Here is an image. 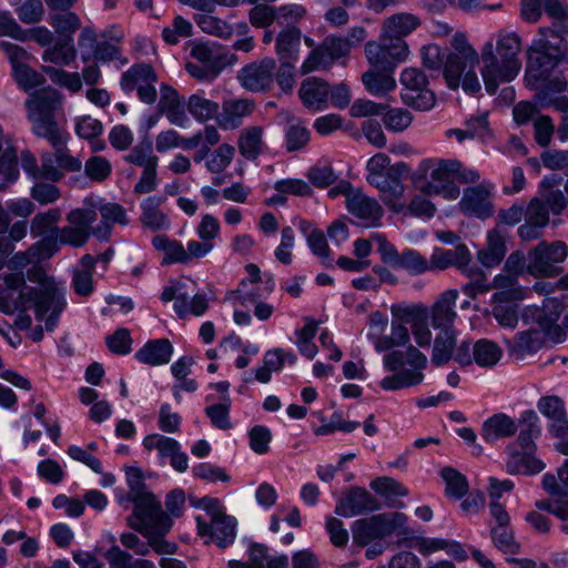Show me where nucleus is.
I'll list each match as a JSON object with an SVG mask.
<instances>
[{
	"mask_svg": "<svg viewBox=\"0 0 568 568\" xmlns=\"http://www.w3.org/2000/svg\"><path fill=\"white\" fill-rule=\"evenodd\" d=\"M471 281L462 287V292L470 298H475L480 293H486L491 290L490 283L487 282V277L478 268L468 267L464 272Z\"/></svg>",
	"mask_w": 568,
	"mask_h": 568,
	"instance_id": "338daca9",
	"label": "nucleus"
},
{
	"mask_svg": "<svg viewBox=\"0 0 568 568\" xmlns=\"http://www.w3.org/2000/svg\"><path fill=\"white\" fill-rule=\"evenodd\" d=\"M493 316L497 323L506 328L514 329L518 324V306L517 302L491 301Z\"/></svg>",
	"mask_w": 568,
	"mask_h": 568,
	"instance_id": "13d9d810",
	"label": "nucleus"
},
{
	"mask_svg": "<svg viewBox=\"0 0 568 568\" xmlns=\"http://www.w3.org/2000/svg\"><path fill=\"white\" fill-rule=\"evenodd\" d=\"M477 63L478 62L466 61L458 55L446 54L443 73L447 85L456 90L460 84L462 75L469 69H474Z\"/></svg>",
	"mask_w": 568,
	"mask_h": 568,
	"instance_id": "a18cd8bd",
	"label": "nucleus"
},
{
	"mask_svg": "<svg viewBox=\"0 0 568 568\" xmlns=\"http://www.w3.org/2000/svg\"><path fill=\"white\" fill-rule=\"evenodd\" d=\"M347 211L365 222L367 226H379L384 210L374 197L367 196L359 189L355 193H351L346 201Z\"/></svg>",
	"mask_w": 568,
	"mask_h": 568,
	"instance_id": "b1692460",
	"label": "nucleus"
},
{
	"mask_svg": "<svg viewBox=\"0 0 568 568\" xmlns=\"http://www.w3.org/2000/svg\"><path fill=\"white\" fill-rule=\"evenodd\" d=\"M77 51L73 45V39H60L52 47L43 52V60L61 65H69L75 58Z\"/></svg>",
	"mask_w": 568,
	"mask_h": 568,
	"instance_id": "603ef678",
	"label": "nucleus"
},
{
	"mask_svg": "<svg viewBox=\"0 0 568 568\" xmlns=\"http://www.w3.org/2000/svg\"><path fill=\"white\" fill-rule=\"evenodd\" d=\"M365 53L371 68L395 72L397 65L408 57V45L406 42H393L382 37L381 42H367Z\"/></svg>",
	"mask_w": 568,
	"mask_h": 568,
	"instance_id": "f8f14e48",
	"label": "nucleus"
},
{
	"mask_svg": "<svg viewBox=\"0 0 568 568\" xmlns=\"http://www.w3.org/2000/svg\"><path fill=\"white\" fill-rule=\"evenodd\" d=\"M371 488L387 499L395 497H405L408 489L392 477H378L371 483Z\"/></svg>",
	"mask_w": 568,
	"mask_h": 568,
	"instance_id": "69168bd1",
	"label": "nucleus"
},
{
	"mask_svg": "<svg viewBox=\"0 0 568 568\" xmlns=\"http://www.w3.org/2000/svg\"><path fill=\"white\" fill-rule=\"evenodd\" d=\"M400 83L404 87L400 95L406 105L419 111H428L435 105V94L427 88L428 80L419 69L403 70Z\"/></svg>",
	"mask_w": 568,
	"mask_h": 568,
	"instance_id": "9b49d317",
	"label": "nucleus"
},
{
	"mask_svg": "<svg viewBox=\"0 0 568 568\" xmlns=\"http://www.w3.org/2000/svg\"><path fill=\"white\" fill-rule=\"evenodd\" d=\"M395 268H403L410 275H422L432 272L430 258L427 260L418 251L406 248L400 252V257Z\"/></svg>",
	"mask_w": 568,
	"mask_h": 568,
	"instance_id": "8fccbe9b",
	"label": "nucleus"
},
{
	"mask_svg": "<svg viewBox=\"0 0 568 568\" xmlns=\"http://www.w3.org/2000/svg\"><path fill=\"white\" fill-rule=\"evenodd\" d=\"M69 134L65 131L59 132L45 140L54 150V159L58 168L68 172H78L82 163L78 158L72 156L67 148Z\"/></svg>",
	"mask_w": 568,
	"mask_h": 568,
	"instance_id": "4c0bfd02",
	"label": "nucleus"
},
{
	"mask_svg": "<svg viewBox=\"0 0 568 568\" xmlns=\"http://www.w3.org/2000/svg\"><path fill=\"white\" fill-rule=\"evenodd\" d=\"M408 172V166L404 162H398L389 166L386 172L377 175H367V182L378 189L383 194L393 197L402 196L404 185L400 176Z\"/></svg>",
	"mask_w": 568,
	"mask_h": 568,
	"instance_id": "c85d7f7f",
	"label": "nucleus"
},
{
	"mask_svg": "<svg viewBox=\"0 0 568 568\" xmlns=\"http://www.w3.org/2000/svg\"><path fill=\"white\" fill-rule=\"evenodd\" d=\"M470 258V252L464 244L456 245L454 248H435L430 255L432 271H443L454 266L466 272Z\"/></svg>",
	"mask_w": 568,
	"mask_h": 568,
	"instance_id": "c756f323",
	"label": "nucleus"
},
{
	"mask_svg": "<svg viewBox=\"0 0 568 568\" xmlns=\"http://www.w3.org/2000/svg\"><path fill=\"white\" fill-rule=\"evenodd\" d=\"M210 516L209 523L201 517L196 518L199 535L207 538L205 544L214 542L220 548L233 544L236 535V520L221 511H211Z\"/></svg>",
	"mask_w": 568,
	"mask_h": 568,
	"instance_id": "a211bd4d",
	"label": "nucleus"
},
{
	"mask_svg": "<svg viewBox=\"0 0 568 568\" xmlns=\"http://www.w3.org/2000/svg\"><path fill=\"white\" fill-rule=\"evenodd\" d=\"M62 106V97L55 89L45 88L33 93L26 102L32 132L47 139L64 131L58 123L57 114Z\"/></svg>",
	"mask_w": 568,
	"mask_h": 568,
	"instance_id": "20e7f679",
	"label": "nucleus"
},
{
	"mask_svg": "<svg viewBox=\"0 0 568 568\" xmlns=\"http://www.w3.org/2000/svg\"><path fill=\"white\" fill-rule=\"evenodd\" d=\"M384 366L393 375L381 381V387L385 390H398L417 386L423 383V371L427 366V357L414 346L406 352L393 351L384 356Z\"/></svg>",
	"mask_w": 568,
	"mask_h": 568,
	"instance_id": "7ed1b4c3",
	"label": "nucleus"
},
{
	"mask_svg": "<svg viewBox=\"0 0 568 568\" xmlns=\"http://www.w3.org/2000/svg\"><path fill=\"white\" fill-rule=\"evenodd\" d=\"M152 245L155 250L163 252L162 265L186 264L185 247L176 240H171L166 235H156L152 239Z\"/></svg>",
	"mask_w": 568,
	"mask_h": 568,
	"instance_id": "79ce46f5",
	"label": "nucleus"
},
{
	"mask_svg": "<svg viewBox=\"0 0 568 568\" xmlns=\"http://www.w3.org/2000/svg\"><path fill=\"white\" fill-rule=\"evenodd\" d=\"M49 22L55 32L67 40L81 28L79 16L70 10L51 14Z\"/></svg>",
	"mask_w": 568,
	"mask_h": 568,
	"instance_id": "5fc2aeb1",
	"label": "nucleus"
},
{
	"mask_svg": "<svg viewBox=\"0 0 568 568\" xmlns=\"http://www.w3.org/2000/svg\"><path fill=\"white\" fill-rule=\"evenodd\" d=\"M124 161L141 168L151 165L152 162H159V158L153 154V143L149 138L141 140L129 154L124 156Z\"/></svg>",
	"mask_w": 568,
	"mask_h": 568,
	"instance_id": "4d7b16f0",
	"label": "nucleus"
},
{
	"mask_svg": "<svg viewBox=\"0 0 568 568\" xmlns=\"http://www.w3.org/2000/svg\"><path fill=\"white\" fill-rule=\"evenodd\" d=\"M310 141V131L297 120L288 124L285 131V145L288 152L302 150Z\"/></svg>",
	"mask_w": 568,
	"mask_h": 568,
	"instance_id": "052dcab7",
	"label": "nucleus"
},
{
	"mask_svg": "<svg viewBox=\"0 0 568 568\" xmlns=\"http://www.w3.org/2000/svg\"><path fill=\"white\" fill-rule=\"evenodd\" d=\"M61 213L58 209H51L43 213H38L31 220L30 232L33 237L58 236L60 229L58 222Z\"/></svg>",
	"mask_w": 568,
	"mask_h": 568,
	"instance_id": "37998d69",
	"label": "nucleus"
},
{
	"mask_svg": "<svg viewBox=\"0 0 568 568\" xmlns=\"http://www.w3.org/2000/svg\"><path fill=\"white\" fill-rule=\"evenodd\" d=\"M446 483V494L454 498H462L468 490L466 477L453 467H444L440 471Z\"/></svg>",
	"mask_w": 568,
	"mask_h": 568,
	"instance_id": "e2e57ef3",
	"label": "nucleus"
},
{
	"mask_svg": "<svg viewBox=\"0 0 568 568\" xmlns=\"http://www.w3.org/2000/svg\"><path fill=\"white\" fill-rule=\"evenodd\" d=\"M506 252L505 235L498 229H493L487 234V247L478 253V258L484 266L494 267L504 260Z\"/></svg>",
	"mask_w": 568,
	"mask_h": 568,
	"instance_id": "e433bc0d",
	"label": "nucleus"
},
{
	"mask_svg": "<svg viewBox=\"0 0 568 568\" xmlns=\"http://www.w3.org/2000/svg\"><path fill=\"white\" fill-rule=\"evenodd\" d=\"M27 277L40 287L28 286L21 290L17 297H0V312L11 315L16 311L24 312L33 306L38 320L44 318L49 313L45 329L51 332L55 328L59 316L67 305L64 290L39 266L29 268Z\"/></svg>",
	"mask_w": 568,
	"mask_h": 568,
	"instance_id": "f257e3e1",
	"label": "nucleus"
},
{
	"mask_svg": "<svg viewBox=\"0 0 568 568\" xmlns=\"http://www.w3.org/2000/svg\"><path fill=\"white\" fill-rule=\"evenodd\" d=\"M164 202L163 197L150 196L142 204L141 221L143 225L152 231L166 230L170 226L168 216L159 210Z\"/></svg>",
	"mask_w": 568,
	"mask_h": 568,
	"instance_id": "ea45409f",
	"label": "nucleus"
},
{
	"mask_svg": "<svg viewBox=\"0 0 568 568\" xmlns=\"http://www.w3.org/2000/svg\"><path fill=\"white\" fill-rule=\"evenodd\" d=\"M555 67L550 63H527L526 82L531 90H536L538 101H545L549 97L561 94L567 89L566 77L559 73H551Z\"/></svg>",
	"mask_w": 568,
	"mask_h": 568,
	"instance_id": "9d476101",
	"label": "nucleus"
},
{
	"mask_svg": "<svg viewBox=\"0 0 568 568\" xmlns=\"http://www.w3.org/2000/svg\"><path fill=\"white\" fill-rule=\"evenodd\" d=\"M407 517L402 513H384L357 519L352 525L354 544L365 547L374 540L384 539L405 526Z\"/></svg>",
	"mask_w": 568,
	"mask_h": 568,
	"instance_id": "6e6552de",
	"label": "nucleus"
},
{
	"mask_svg": "<svg viewBox=\"0 0 568 568\" xmlns=\"http://www.w3.org/2000/svg\"><path fill=\"white\" fill-rule=\"evenodd\" d=\"M303 105L313 111H322L327 108L329 85L317 77L306 78L298 90Z\"/></svg>",
	"mask_w": 568,
	"mask_h": 568,
	"instance_id": "bb28decb",
	"label": "nucleus"
},
{
	"mask_svg": "<svg viewBox=\"0 0 568 568\" xmlns=\"http://www.w3.org/2000/svg\"><path fill=\"white\" fill-rule=\"evenodd\" d=\"M223 403L214 404L205 408V414L210 418L212 425L219 429L227 430L232 427L230 414V397L224 396Z\"/></svg>",
	"mask_w": 568,
	"mask_h": 568,
	"instance_id": "774afa93",
	"label": "nucleus"
},
{
	"mask_svg": "<svg viewBox=\"0 0 568 568\" xmlns=\"http://www.w3.org/2000/svg\"><path fill=\"white\" fill-rule=\"evenodd\" d=\"M542 488L550 496L568 497V459L558 468L557 475H544Z\"/></svg>",
	"mask_w": 568,
	"mask_h": 568,
	"instance_id": "864d4df0",
	"label": "nucleus"
},
{
	"mask_svg": "<svg viewBox=\"0 0 568 568\" xmlns=\"http://www.w3.org/2000/svg\"><path fill=\"white\" fill-rule=\"evenodd\" d=\"M349 50L351 41L348 38L328 36L310 52L301 67V72L307 74L318 69H327L334 60L346 55Z\"/></svg>",
	"mask_w": 568,
	"mask_h": 568,
	"instance_id": "4468645a",
	"label": "nucleus"
},
{
	"mask_svg": "<svg viewBox=\"0 0 568 568\" xmlns=\"http://www.w3.org/2000/svg\"><path fill=\"white\" fill-rule=\"evenodd\" d=\"M143 446L146 450L156 449L161 457L171 458L181 448L178 440L160 434H151L144 437Z\"/></svg>",
	"mask_w": 568,
	"mask_h": 568,
	"instance_id": "bf43d9fd",
	"label": "nucleus"
},
{
	"mask_svg": "<svg viewBox=\"0 0 568 568\" xmlns=\"http://www.w3.org/2000/svg\"><path fill=\"white\" fill-rule=\"evenodd\" d=\"M196 22L203 32L222 39L231 38L234 32L232 26L226 21L211 14L200 16Z\"/></svg>",
	"mask_w": 568,
	"mask_h": 568,
	"instance_id": "0e129e2a",
	"label": "nucleus"
},
{
	"mask_svg": "<svg viewBox=\"0 0 568 568\" xmlns=\"http://www.w3.org/2000/svg\"><path fill=\"white\" fill-rule=\"evenodd\" d=\"M173 307L175 313L181 318L190 315L201 316L206 312L209 302L204 295L195 294L194 296L190 297L186 293H182L179 294Z\"/></svg>",
	"mask_w": 568,
	"mask_h": 568,
	"instance_id": "49530a36",
	"label": "nucleus"
},
{
	"mask_svg": "<svg viewBox=\"0 0 568 568\" xmlns=\"http://www.w3.org/2000/svg\"><path fill=\"white\" fill-rule=\"evenodd\" d=\"M532 454L514 452L506 464L509 474H538L545 465L541 460L534 458Z\"/></svg>",
	"mask_w": 568,
	"mask_h": 568,
	"instance_id": "de8ad7c7",
	"label": "nucleus"
},
{
	"mask_svg": "<svg viewBox=\"0 0 568 568\" xmlns=\"http://www.w3.org/2000/svg\"><path fill=\"white\" fill-rule=\"evenodd\" d=\"M126 524L142 535L153 532L162 538L172 527V520L153 494L138 498L132 514L126 518Z\"/></svg>",
	"mask_w": 568,
	"mask_h": 568,
	"instance_id": "39448f33",
	"label": "nucleus"
},
{
	"mask_svg": "<svg viewBox=\"0 0 568 568\" xmlns=\"http://www.w3.org/2000/svg\"><path fill=\"white\" fill-rule=\"evenodd\" d=\"M567 298V295H562L561 298L546 297L541 307L534 306L526 308L524 320L526 322L531 320L538 324L540 332L544 335H548L559 341L561 336V328L557 322L564 311V301Z\"/></svg>",
	"mask_w": 568,
	"mask_h": 568,
	"instance_id": "2eb2a0df",
	"label": "nucleus"
},
{
	"mask_svg": "<svg viewBox=\"0 0 568 568\" xmlns=\"http://www.w3.org/2000/svg\"><path fill=\"white\" fill-rule=\"evenodd\" d=\"M276 61L264 58L244 65L237 73L240 84L250 92L270 91L275 81Z\"/></svg>",
	"mask_w": 568,
	"mask_h": 568,
	"instance_id": "dca6fc26",
	"label": "nucleus"
},
{
	"mask_svg": "<svg viewBox=\"0 0 568 568\" xmlns=\"http://www.w3.org/2000/svg\"><path fill=\"white\" fill-rule=\"evenodd\" d=\"M517 428L515 419L504 413H498L484 422L480 435L487 443H493L515 435Z\"/></svg>",
	"mask_w": 568,
	"mask_h": 568,
	"instance_id": "2f4dec72",
	"label": "nucleus"
},
{
	"mask_svg": "<svg viewBox=\"0 0 568 568\" xmlns=\"http://www.w3.org/2000/svg\"><path fill=\"white\" fill-rule=\"evenodd\" d=\"M496 51L497 54L494 52L493 42L488 41L483 47L480 55L481 77L489 94H495L500 83L514 80L521 67L518 60L520 39L517 34L499 33Z\"/></svg>",
	"mask_w": 568,
	"mask_h": 568,
	"instance_id": "f03ea898",
	"label": "nucleus"
},
{
	"mask_svg": "<svg viewBox=\"0 0 568 568\" xmlns=\"http://www.w3.org/2000/svg\"><path fill=\"white\" fill-rule=\"evenodd\" d=\"M458 204L460 211L467 216L486 220L494 214L491 191L485 184L465 189Z\"/></svg>",
	"mask_w": 568,
	"mask_h": 568,
	"instance_id": "4be33fe9",
	"label": "nucleus"
},
{
	"mask_svg": "<svg viewBox=\"0 0 568 568\" xmlns=\"http://www.w3.org/2000/svg\"><path fill=\"white\" fill-rule=\"evenodd\" d=\"M490 285L491 288L498 290L491 296V301L518 302L526 296V292L519 285L517 277L509 273L495 276Z\"/></svg>",
	"mask_w": 568,
	"mask_h": 568,
	"instance_id": "f704fd0d",
	"label": "nucleus"
},
{
	"mask_svg": "<svg viewBox=\"0 0 568 568\" xmlns=\"http://www.w3.org/2000/svg\"><path fill=\"white\" fill-rule=\"evenodd\" d=\"M362 81L366 90L376 97L385 95L396 88L394 72L369 68L363 73Z\"/></svg>",
	"mask_w": 568,
	"mask_h": 568,
	"instance_id": "58836bf2",
	"label": "nucleus"
},
{
	"mask_svg": "<svg viewBox=\"0 0 568 568\" xmlns=\"http://www.w3.org/2000/svg\"><path fill=\"white\" fill-rule=\"evenodd\" d=\"M490 536L495 547L504 554L516 555L520 551V544L515 540L509 525L491 527Z\"/></svg>",
	"mask_w": 568,
	"mask_h": 568,
	"instance_id": "6e6d98bb",
	"label": "nucleus"
},
{
	"mask_svg": "<svg viewBox=\"0 0 568 568\" xmlns=\"http://www.w3.org/2000/svg\"><path fill=\"white\" fill-rule=\"evenodd\" d=\"M419 24V18L413 13H395L384 21L382 37L393 42H406L404 38L417 29Z\"/></svg>",
	"mask_w": 568,
	"mask_h": 568,
	"instance_id": "7c9ffc66",
	"label": "nucleus"
},
{
	"mask_svg": "<svg viewBox=\"0 0 568 568\" xmlns=\"http://www.w3.org/2000/svg\"><path fill=\"white\" fill-rule=\"evenodd\" d=\"M143 536L148 538L146 542L142 541L133 532H124L120 536V541L124 547L132 549L134 554L139 556L148 555L150 549H153L156 554L160 555H172L178 549L175 544L169 542L161 536H158L153 532Z\"/></svg>",
	"mask_w": 568,
	"mask_h": 568,
	"instance_id": "a878e982",
	"label": "nucleus"
},
{
	"mask_svg": "<svg viewBox=\"0 0 568 568\" xmlns=\"http://www.w3.org/2000/svg\"><path fill=\"white\" fill-rule=\"evenodd\" d=\"M379 501L363 487H352L335 507V514L342 517H354L378 510Z\"/></svg>",
	"mask_w": 568,
	"mask_h": 568,
	"instance_id": "412c9836",
	"label": "nucleus"
},
{
	"mask_svg": "<svg viewBox=\"0 0 568 568\" xmlns=\"http://www.w3.org/2000/svg\"><path fill=\"white\" fill-rule=\"evenodd\" d=\"M67 221L69 225L59 231V243L81 247L91 236V225L97 221V212L94 209H74L68 213Z\"/></svg>",
	"mask_w": 568,
	"mask_h": 568,
	"instance_id": "ddd939ff",
	"label": "nucleus"
},
{
	"mask_svg": "<svg viewBox=\"0 0 568 568\" xmlns=\"http://www.w3.org/2000/svg\"><path fill=\"white\" fill-rule=\"evenodd\" d=\"M191 55L200 63L219 67L222 70L236 61L233 53L224 50L216 42H194L191 47Z\"/></svg>",
	"mask_w": 568,
	"mask_h": 568,
	"instance_id": "cd10ccee",
	"label": "nucleus"
},
{
	"mask_svg": "<svg viewBox=\"0 0 568 568\" xmlns=\"http://www.w3.org/2000/svg\"><path fill=\"white\" fill-rule=\"evenodd\" d=\"M456 347V334L454 329H442L434 341L432 363L442 366L453 358Z\"/></svg>",
	"mask_w": 568,
	"mask_h": 568,
	"instance_id": "c03bdc74",
	"label": "nucleus"
},
{
	"mask_svg": "<svg viewBox=\"0 0 568 568\" xmlns=\"http://www.w3.org/2000/svg\"><path fill=\"white\" fill-rule=\"evenodd\" d=\"M301 30L287 26L276 38L275 49L280 61H297L301 47Z\"/></svg>",
	"mask_w": 568,
	"mask_h": 568,
	"instance_id": "c9c22d12",
	"label": "nucleus"
},
{
	"mask_svg": "<svg viewBox=\"0 0 568 568\" xmlns=\"http://www.w3.org/2000/svg\"><path fill=\"white\" fill-rule=\"evenodd\" d=\"M544 343L545 335L535 328L517 333L513 341L506 339L509 352L519 357L536 353Z\"/></svg>",
	"mask_w": 568,
	"mask_h": 568,
	"instance_id": "72a5a7b5",
	"label": "nucleus"
},
{
	"mask_svg": "<svg viewBox=\"0 0 568 568\" xmlns=\"http://www.w3.org/2000/svg\"><path fill=\"white\" fill-rule=\"evenodd\" d=\"M234 155L235 148L231 144L223 143L210 154V158L205 162V168L211 173H221L231 164Z\"/></svg>",
	"mask_w": 568,
	"mask_h": 568,
	"instance_id": "680f3d73",
	"label": "nucleus"
},
{
	"mask_svg": "<svg viewBox=\"0 0 568 568\" xmlns=\"http://www.w3.org/2000/svg\"><path fill=\"white\" fill-rule=\"evenodd\" d=\"M263 128L248 126L241 131L237 140L240 154L246 160H255L262 153Z\"/></svg>",
	"mask_w": 568,
	"mask_h": 568,
	"instance_id": "a19ab883",
	"label": "nucleus"
},
{
	"mask_svg": "<svg viewBox=\"0 0 568 568\" xmlns=\"http://www.w3.org/2000/svg\"><path fill=\"white\" fill-rule=\"evenodd\" d=\"M254 100L248 98H231L222 102L221 111L216 115V123L223 130H235L240 128L246 118L255 110Z\"/></svg>",
	"mask_w": 568,
	"mask_h": 568,
	"instance_id": "5701e85b",
	"label": "nucleus"
},
{
	"mask_svg": "<svg viewBox=\"0 0 568 568\" xmlns=\"http://www.w3.org/2000/svg\"><path fill=\"white\" fill-rule=\"evenodd\" d=\"M474 362L480 367H493L501 358V348L493 341L479 339L473 346Z\"/></svg>",
	"mask_w": 568,
	"mask_h": 568,
	"instance_id": "09e8293b",
	"label": "nucleus"
},
{
	"mask_svg": "<svg viewBox=\"0 0 568 568\" xmlns=\"http://www.w3.org/2000/svg\"><path fill=\"white\" fill-rule=\"evenodd\" d=\"M156 81L158 75L150 64H134L122 74L121 88L125 92L136 89L139 99L146 104H152L158 98L153 85Z\"/></svg>",
	"mask_w": 568,
	"mask_h": 568,
	"instance_id": "f3484780",
	"label": "nucleus"
},
{
	"mask_svg": "<svg viewBox=\"0 0 568 568\" xmlns=\"http://www.w3.org/2000/svg\"><path fill=\"white\" fill-rule=\"evenodd\" d=\"M568 255V247L562 241L548 243L541 241L528 253L527 271L535 277L557 276L561 273L559 263Z\"/></svg>",
	"mask_w": 568,
	"mask_h": 568,
	"instance_id": "1a4fd4ad",
	"label": "nucleus"
},
{
	"mask_svg": "<svg viewBox=\"0 0 568 568\" xmlns=\"http://www.w3.org/2000/svg\"><path fill=\"white\" fill-rule=\"evenodd\" d=\"M173 354V346L166 338H159L149 341L140 351L136 352L135 357L139 362L159 366L168 364Z\"/></svg>",
	"mask_w": 568,
	"mask_h": 568,
	"instance_id": "473e14b6",
	"label": "nucleus"
},
{
	"mask_svg": "<svg viewBox=\"0 0 568 568\" xmlns=\"http://www.w3.org/2000/svg\"><path fill=\"white\" fill-rule=\"evenodd\" d=\"M458 291L455 288L446 290L438 295L430 307V323L436 329H454V323L457 317L455 311Z\"/></svg>",
	"mask_w": 568,
	"mask_h": 568,
	"instance_id": "393cba45",
	"label": "nucleus"
},
{
	"mask_svg": "<svg viewBox=\"0 0 568 568\" xmlns=\"http://www.w3.org/2000/svg\"><path fill=\"white\" fill-rule=\"evenodd\" d=\"M415 307L392 306V314L396 317L392 322V331L389 335L375 339V349L377 352H386L397 346H404L409 342V333L405 323L413 321Z\"/></svg>",
	"mask_w": 568,
	"mask_h": 568,
	"instance_id": "aec40b11",
	"label": "nucleus"
},
{
	"mask_svg": "<svg viewBox=\"0 0 568 568\" xmlns=\"http://www.w3.org/2000/svg\"><path fill=\"white\" fill-rule=\"evenodd\" d=\"M426 182L422 192L428 195H440L448 201L456 200L460 190L455 183L454 172L458 169L456 160H432L422 162Z\"/></svg>",
	"mask_w": 568,
	"mask_h": 568,
	"instance_id": "0eeeda50",
	"label": "nucleus"
},
{
	"mask_svg": "<svg viewBox=\"0 0 568 568\" xmlns=\"http://www.w3.org/2000/svg\"><path fill=\"white\" fill-rule=\"evenodd\" d=\"M126 524L142 535L153 532L162 538L172 527V520L153 494L138 498L132 514L126 518Z\"/></svg>",
	"mask_w": 568,
	"mask_h": 568,
	"instance_id": "423d86ee",
	"label": "nucleus"
},
{
	"mask_svg": "<svg viewBox=\"0 0 568 568\" xmlns=\"http://www.w3.org/2000/svg\"><path fill=\"white\" fill-rule=\"evenodd\" d=\"M568 31H560L558 28L542 27L538 30V37L532 41L528 63H549L557 53L566 45L564 34Z\"/></svg>",
	"mask_w": 568,
	"mask_h": 568,
	"instance_id": "6ab92c4d",
	"label": "nucleus"
},
{
	"mask_svg": "<svg viewBox=\"0 0 568 568\" xmlns=\"http://www.w3.org/2000/svg\"><path fill=\"white\" fill-rule=\"evenodd\" d=\"M187 111L199 122H206L220 113L219 103L199 94H192L187 101Z\"/></svg>",
	"mask_w": 568,
	"mask_h": 568,
	"instance_id": "3c124183",
	"label": "nucleus"
}]
</instances>
